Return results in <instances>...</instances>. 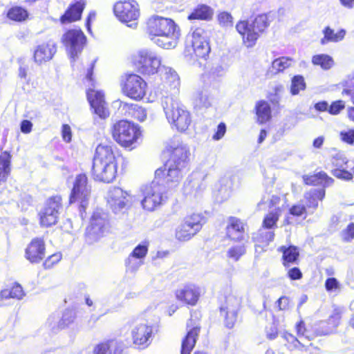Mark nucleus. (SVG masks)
Listing matches in <instances>:
<instances>
[{"mask_svg": "<svg viewBox=\"0 0 354 354\" xmlns=\"http://www.w3.org/2000/svg\"><path fill=\"white\" fill-rule=\"evenodd\" d=\"M170 157L160 168L164 171L160 183L168 189L176 187L181 181L185 174V169L188 164L189 155V147L182 142H172L167 147Z\"/></svg>", "mask_w": 354, "mask_h": 354, "instance_id": "1", "label": "nucleus"}, {"mask_svg": "<svg viewBox=\"0 0 354 354\" xmlns=\"http://www.w3.org/2000/svg\"><path fill=\"white\" fill-rule=\"evenodd\" d=\"M147 32L153 43L162 48H174L178 44L180 30L171 19L151 17L147 22Z\"/></svg>", "mask_w": 354, "mask_h": 354, "instance_id": "2", "label": "nucleus"}, {"mask_svg": "<svg viewBox=\"0 0 354 354\" xmlns=\"http://www.w3.org/2000/svg\"><path fill=\"white\" fill-rule=\"evenodd\" d=\"M118 162L112 146L99 145L93 160L92 176L95 180L109 183L117 175Z\"/></svg>", "mask_w": 354, "mask_h": 354, "instance_id": "3", "label": "nucleus"}, {"mask_svg": "<svg viewBox=\"0 0 354 354\" xmlns=\"http://www.w3.org/2000/svg\"><path fill=\"white\" fill-rule=\"evenodd\" d=\"M164 171L158 169L155 171V178L150 183L143 185L140 191L142 198L140 201L142 207L149 212L155 210L165 201V186L160 183Z\"/></svg>", "mask_w": 354, "mask_h": 354, "instance_id": "4", "label": "nucleus"}, {"mask_svg": "<svg viewBox=\"0 0 354 354\" xmlns=\"http://www.w3.org/2000/svg\"><path fill=\"white\" fill-rule=\"evenodd\" d=\"M162 106L168 122L178 131L184 132L192 122L190 113L176 99L171 96H165Z\"/></svg>", "mask_w": 354, "mask_h": 354, "instance_id": "5", "label": "nucleus"}, {"mask_svg": "<svg viewBox=\"0 0 354 354\" xmlns=\"http://www.w3.org/2000/svg\"><path fill=\"white\" fill-rule=\"evenodd\" d=\"M268 26L266 15H259L255 17L252 23L248 21H241L236 26L239 33L242 35L244 44L247 47L253 46L260 33L263 32Z\"/></svg>", "mask_w": 354, "mask_h": 354, "instance_id": "6", "label": "nucleus"}, {"mask_svg": "<svg viewBox=\"0 0 354 354\" xmlns=\"http://www.w3.org/2000/svg\"><path fill=\"white\" fill-rule=\"evenodd\" d=\"M111 133L114 140L124 147H131L140 136L138 126L126 120L113 124Z\"/></svg>", "mask_w": 354, "mask_h": 354, "instance_id": "7", "label": "nucleus"}, {"mask_svg": "<svg viewBox=\"0 0 354 354\" xmlns=\"http://www.w3.org/2000/svg\"><path fill=\"white\" fill-rule=\"evenodd\" d=\"M242 303V296L237 290H230L224 295V301H222L220 310L225 316V325L228 328H232L237 319L238 312Z\"/></svg>", "mask_w": 354, "mask_h": 354, "instance_id": "8", "label": "nucleus"}, {"mask_svg": "<svg viewBox=\"0 0 354 354\" xmlns=\"http://www.w3.org/2000/svg\"><path fill=\"white\" fill-rule=\"evenodd\" d=\"M281 198L277 195L266 194L263 195L261 200L258 203L257 207L259 210H265L269 208V212L264 216L262 223L263 229L272 230L277 227V223L281 216V209L279 203Z\"/></svg>", "mask_w": 354, "mask_h": 354, "instance_id": "9", "label": "nucleus"}, {"mask_svg": "<svg viewBox=\"0 0 354 354\" xmlns=\"http://www.w3.org/2000/svg\"><path fill=\"white\" fill-rule=\"evenodd\" d=\"M115 16L127 26L135 28L140 16L138 3L134 0H123L115 3L113 8Z\"/></svg>", "mask_w": 354, "mask_h": 354, "instance_id": "10", "label": "nucleus"}, {"mask_svg": "<svg viewBox=\"0 0 354 354\" xmlns=\"http://www.w3.org/2000/svg\"><path fill=\"white\" fill-rule=\"evenodd\" d=\"M136 64L138 71L145 75H153L161 66L160 56L150 49L140 50L136 57Z\"/></svg>", "mask_w": 354, "mask_h": 354, "instance_id": "11", "label": "nucleus"}, {"mask_svg": "<svg viewBox=\"0 0 354 354\" xmlns=\"http://www.w3.org/2000/svg\"><path fill=\"white\" fill-rule=\"evenodd\" d=\"M156 323L144 320L137 323L131 330L133 343L139 348H147L151 342L152 335L157 331Z\"/></svg>", "mask_w": 354, "mask_h": 354, "instance_id": "12", "label": "nucleus"}, {"mask_svg": "<svg viewBox=\"0 0 354 354\" xmlns=\"http://www.w3.org/2000/svg\"><path fill=\"white\" fill-rule=\"evenodd\" d=\"M91 188L88 185L87 177L85 174H79L76 176L73 187L70 196V203L79 202L80 203V212L82 216V212L85 211L90 196Z\"/></svg>", "mask_w": 354, "mask_h": 354, "instance_id": "13", "label": "nucleus"}, {"mask_svg": "<svg viewBox=\"0 0 354 354\" xmlns=\"http://www.w3.org/2000/svg\"><path fill=\"white\" fill-rule=\"evenodd\" d=\"M109 216L102 209H96L90 220V225L86 228V236L91 243L95 241L109 228Z\"/></svg>", "mask_w": 354, "mask_h": 354, "instance_id": "14", "label": "nucleus"}, {"mask_svg": "<svg viewBox=\"0 0 354 354\" xmlns=\"http://www.w3.org/2000/svg\"><path fill=\"white\" fill-rule=\"evenodd\" d=\"M203 218L199 214H194L185 217L176 230V238L180 241L189 240L201 229Z\"/></svg>", "mask_w": 354, "mask_h": 354, "instance_id": "15", "label": "nucleus"}, {"mask_svg": "<svg viewBox=\"0 0 354 354\" xmlns=\"http://www.w3.org/2000/svg\"><path fill=\"white\" fill-rule=\"evenodd\" d=\"M62 198L59 196L50 198L44 208L39 212L40 224L44 227H49L57 223L60 210L62 209Z\"/></svg>", "mask_w": 354, "mask_h": 354, "instance_id": "16", "label": "nucleus"}, {"mask_svg": "<svg viewBox=\"0 0 354 354\" xmlns=\"http://www.w3.org/2000/svg\"><path fill=\"white\" fill-rule=\"evenodd\" d=\"M147 84L144 80L136 74L126 76L122 84V90L124 95L133 100H141L146 93Z\"/></svg>", "mask_w": 354, "mask_h": 354, "instance_id": "17", "label": "nucleus"}, {"mask_svg": "<svg viewBox=\"0 0 354 354\" xmlns=\"http://www.w3.org/2000/svg\"><path fill=\"white\" fill-rule=\"evenodd\" d=\"M62 39L71 59L75 61L78 53L83 49L86 37L80 30H70L64 35Z\"/></svg>", "mask_w": 354, "mask_h": 354, "instance_id": "18", "label": "nucleus"}, {"mask_svg": "<svg viewBox=\"0 0 354 354\" xmlns=\"http://www.w3.org/2000/svg\"><path fill=\"white\" fill-rule=\"evenodd\" d=\"M129 196V192L120 187H113L107 193L108 205L115 214L122 213L127 209Z\"/></svg>", "mask_w": 354, "mask_h": 354, "instance_id": "19", "label": "nucleus"}, {"mask_svg": "<svg viewBox=\"0 0 354 354\" xmlns=\"http://www.w3.org/2000/svg\"><path fill=\"white\" fill-rule=\"evenodd\" d=\"M205 35L203 29H196L187 41L191 43L195 56L205 59L210 52V47Z\"/></svg>", "mask_w": 354, "mask_h": 354, "instance_id": "20", "label": "nucleus"}, {"mask_svg": "<svg viewBox=\"0 0 354 354\" xmlns=\"http://www.w3.org/2000/svg\"><path fill=\"white\" fill-rule=\"evenodd\" d=\"M45 254L44 241L41 238H35L26 248L25 258L32 263H38L45 257Z\"/></svg>", "mask_w": 354, "mask_h": 354, "instance_id": "21", "label": "nucleus"}, {"mask_svg": "<svg viewBox=\"0 0 354 354\" xmlns=\"http://www.w3.org/2000/svg\"><path fill=\"white\" fill-rule=\"evenodd\" d=\"M87 98L95 114L104 119L109 115L104 99V93L99 91L89 88L87 91Z\"/></svg>", "mask_w": 354, "mask_h": 354, "instance_id": "22", "label": "nucleus"}, {"mask_svg": "<svg viewBox=\"0 0 354 354\" xmlns=\"http://www.w3.org/2000/svg\"><path fill=\"white\" fill-rule=\"evenodd\" d=\"M205 178L206 176L201 173H192L185 183V194L194 196L200 194L206 188Z\"/></svg>", "mask_w": 354, "mask_h": 354, "instance_id": "23", "label": "nucleus"}, {"mask_svg": "<svg viewBox=\"0 0 354 354\" xmlns=\"http://www.w3.org/2000/svg\"><path fill=\"white\" fill-rule=\"evenodd\" d=\"M176 297L184 304L194 306L200 297V290L193 284L185 285L176 291Z\"/></svg>", "mask_w": 354, "mask_h": 354, "instance_id": "24", "label": "nucleus"}, {"mask_svg": "<svg viewBox=\"0 0 354 354\" xmlns=\"http://www.w3.org/2000/svg\"><path fill=\"white\" fill-rule=\"evenodd\" d=\"M57 51L55 42L49 41L37 46L34 51V60L38 64H41L50 60Z\"/></svg>", "mask_w": 354, "mask_h": 354, "instance_id": "25", "label": "nucleus"}, {"mask_svg": "<svg viewBox=\"0 0 354 354\" xmlns=\"http://www.w3.org/2000/svg\"><path fill=\"white\" fill-rule=\"evenodd\" d=\"M119 111L124 116L131 117L140 122L145 121L147 115L145 108L136 104H129L122 101L120 102Z\"/></svg>", "mask_w": 354, "mask_h": 354, "instance_id": "26", "label": "nucleus"}, {"mask_svg": "<svg viewBox=\"0 0 354 354\" xmlns=\"http://www.w3.org/2000/svg\"><path fill=\"white\" fill-rule=\"evenodd\" d=\"M245 225H246L239 218L230 217L226 227L227 236L235 241L243 240Z\"/></svg>", "mask_w": 354, "mask_h": 354, "instance_id": "27", "label": "nucleus"}, {"mask_svg": "<svg viewBox=\"0 0 354 354\" xmlns=\"http://www.w3.org/2000/svg\"><path fill=\"white\" fill-rule=\"evenodd\" d=\"M122 350L116 340L109 339L96 344L93 354H121Z\"/></svg>", "mask_w": 354, "mask_h": 354, "instance_id": "28", "label": "nucleus"}, {"mask_svg": "<svg viewBox=\"0 0 354 354\" xmlns=\"http://www.w3.org/2000/svg\"><path fill=\"white\" fill-rule=\"evenodd\" d=\"M84 6L85 3L83 1H77L74 4H72L61 17V21L65 24L80 19L84 9Z\"/></svg>", "mask_w": 354, "mask_h": 354, "instance_id": "29", "label": "nucleus"}, {"mask_svg": "<svg viewBox=\"0 0 354 354\" xmlns=\"http://www.w3.org/2000/svg\"><path fill=\"white\" fill-rule=\"evenodd\" d=\"M200 328L197 326L191 328L183 338L181 344L180 354H190L193 350Z\"/></svg>", "mask_w": 354, "mask_h": 354, "instance_id": "30", "label": "nucleus"}, {"mask_svg": "<svg viewBox=\"0 0 354 354\" xmlns=\"http://www.w3.org/2000/svg\"><path fill=\"white\" fill-rule=\"evenodd\" d=\"M255 111L260 124H265L271 119V107L266 100H259L256 103Z\"/></svg>", "mask_w": 354, "mask_h": 354, "instance_id": "31", "label": "nucleus"}, {"mask_svg": "<svg viewBox=\"0 0 354 354\" xmlns=\"http://www.w3.org/2000/svg\"><path fill=\"white\" fill-rule=\"evenodd\" d=\"M303 179L306 185H323L324 187L330 186L333 182V179L328 177L324 172H319L310 176H304Z\"/></svg>", "mask_w": 354, "mask_h": 354, "instance_id": "32", "label": "nucleus"}, {"mask_svg": "<svg viewBox=\"0 0 354 354\" xmlns=\"http://www.w3.org/2000/svg\"><path fill=\"white\" fill-rule=\"evenodd\" d=\"M278 250L282 252L283 264L286 267H288L290 263H294L298 259L299 253L298 248L294 245L289 247L281 246Z\"/></svg>", "mask_w": 354, "mask_h": 354, "instance_id": "33", "label": "nucleus"}, {"mask_svg": "<svg viewBox=\"0 0 354 354\" xmlns=\"http://www.w3.org/2000/svg\"><path fill=\"white\" fill-rule=\"evenodd\" d=\"M213 13V9L209 6L205 4H199L188 16V19L209 20L212 17Z\"/></svg>", "mask_w": 354, "mask_h": 354, "instance_id": "34", "label": "nucleus"}, {"mask_svg": "<svg viewBox=\"0 0 354 354\" xmlns=\"http://www.w3.org/2000/svg\"><path fill=\"white\" fill-rule=\"evenodd\" d=\"M324 196L325 190L324 189H311L304 196L307 207L315 209L318 207V201H322Z\"/></svg>", "mask_w": 354, "mask_h": 354, "instance_id": "35", "label": "nucleus"}, {"mask_svg": "<svg viewBox=\"0 0 354 354\" xmlns=\"http://www.w3.org/2000/svg\"><path fill=\"white\" fill-rule=\"evenodd\" d=\"M323 33L324 36L321 39V44L323 45L328 42H338L342 41L346 35V32L343 29L335 32L330 27H326L323 30Z\"/></svg>", "mask_w": 354, "mask_h": 354, "instance_id": "36", "label": "nucleus"}, {"mask_svg": "<svg viewBox=\"0 0 354 354\" xmlns=\"http://www.w3.org/2000/svg\"><path fill=\"white\" fill-rule=\"evenodd\" d=\"M0 296L1 299H5L10 298L21 299L24 296V292L19 283H15L11 288L2 290Z\"/></svg>", "mask_w": 354, "mask_h": 354, "instance_id": "37", "label": "nucleus"}, {"mask_svg": "<svg viewBox=\"0 0 354 354\" xmlns=\"http://www.w3.org/2000/svg\"><path fill=\"white\" fill-rule=\"evenodd\" d=\"M10 156L5 151L0 156V182H5L9 173Z\"/></svg>", "mask_w": 354, "mask_h": 354, "instance_id": "38", "label": "nucleus"}, {"mask_svg": "<svg viewBox=\"0 0 354 354\" xmlns=\"http://www.w3.org/2000/svg\"><path fill=\"white\" fill-rule=\"evenodd\" d=\"M7 17L12 21H23L28 18V12L22 7L14 6L8 10Z\"/></svg>", "mask_w": 354, "mask_h": 354, "instance_id": "39", "label": "nucleus"}, {"mask_svg": "<svg viewBox=\"0 0 354 354\" xmlns=\"http://www.w3.org/2000/svg\"><path fill=\"white\" fill-rule=\"evenodd\" d=\"M292 64V59L288 57H281L273 60L271 66V72L278 73L283 72L289 68Z\"/></svg>", "mask_w": 354, "mask_h": 354, "instance_id": "40", "label": "nucleus"}, {"mask_svg": "<svg viewBox=\"0 0 354 354\" xmlns=\"http://www.w3.org/2000/svg\"><path fill=\"white\" fill-rule=\"evenodd\" d=\"M246 252L245 246L243 244L234 245L228 248L226 257L234 262L238 261Z\"/></svg>", "mask_w": 354, "mask_h": 354, "instance_id": "41", "label": "nucleus"}, {"mask_svg": "<svg viewBox=\"0 0 354 354\" xmlns=\"http://www.w3.org/2000/svg\"><path fill=\"white\" fill-rule=\"evenodd\" d=\"M312 62L314 65L320 66L324 70L330 69L334 64L333 58L324 54L314 55Z\"/></svg>", "mask_w": 354, "mask_h": 354, "instance_id": "42", "label": "nucleus"}, {"mask_svg": "<svg viewBox=\"0 0 354 354\" xmlns=\"http://www.w3.org/2000/svg\"><path fill=\"white\" fill-rule=\"evenodd\" d=\"M306 87V84L302 75H297L292 78L290 93L292 95H298L301 91H304Z\"/></svg>", "mask_w": 354, "mask_h": 354, "instance_id": "43", "label": "nucleus"}, {"mask_svg": "<svg viewBox=\"0 0 354 354\" xmlns=\"http://www.w3.org/2000/svg\"><path fill=\"white\" fill-rule=\"evenodd\" d=\"M283 338L287 342V346L290 350H302L304 348L307 346V345L299 337L297 338L290 333H284Z\"/></svg>", "mask_w": 354, "mask_h": 354, "instance_id": "44", "label": "nucleus"}, {"mask_svg": "<svg viewBox=\"0 0 354 354\" xmlns=\"http://www.w3.org/2000/svg\"><path fill=\"white\" fill-rule=\"evenodd\" d=\"M145 261L136 259L129 254L128 257L124 260V266L127 272L136 273L139 268L144 264Z\"/></svg>", "mask_w": 354, "mask_h": 354, "instance_id": "45", "label": "nucleus"}, {"mask_svg": "<svg viewBox=\"0 0 354 354\" xmlns=\"http://www.w3.org/2000/svg\"><path fill=\"white\" fill-rule=\"evenodd\" d=\"M162 78H165L168 82L171 84L174 87L179 85V77L176 72L169 67L162 66L161 68Z\"/></svg>", "mask_w": 354, "mask_h": 354, "instance_id": "46", "label": "nucleus"}, {"mask_svg": "<svg viewBox=\"0 0 354 354\" xmlns=\"http://www.w3.org/2000/svg\"><path fill=\"white\" fill-rule=\"evenodd\" d=\"M296 330L298 337L306 344V343L310 342L313 338V336L306 328L305 324L302 320L299 321L296 324Z\"/></svg>", "mask_w": 354, "mask_h": 354, "instance_id": "47", "label": "nucleus"}, {"mask_svg": "<svg viewBox=\"0 0 354 354\" xmlns=\"http://www.w3.org/2000/svg\"><path fill=\"white\" fill-rule=\"evenodd\" d=\"M149 243L148 241H143L136 245L132 252L129 254L136 259H140L145 261V259L148 253Z\"/></svg>", "mask_w": 354, "mask_h": 354, "instance_id": "48", "label": "nucleus"}, {"mask_svg": "<svg viewBox=\"0 0 354 354\" xmlns=\"http://www.w3.org/2000/svg\"><path fill=\"white\" fill-rule=\"evenodd\" d=\"M221 187L218 189V194L222 201L226 200L232 192V183L230 179L223 178L221 180Z\"/></svg>", "mask_w": 354, "mask_h": 354, "instance_id": "49", "label": "nucleus"}, {"mask_svg": "<svg viewBox=\"0 0 354 354\" xmlns=\"http://www.w3.org/2000/svg\"><path fill=\"white\" fill-rule=\"evenodd\" d=\"M46 326L54 333L62 329L60 326V317L58 314H52L46 322Z\"/></svg>", "mask_w": 354, "mask_h": 354, "instance_id": "50", "label": "nucleus"}, {"mask_svg": "<svg viewBox=\"0 0 354 354\" xmlns=\"http://www.w3.org/2000/svg\"><path fill=\"white\" fill-rule=\"evenodd\" d=\"M332 163L337 167L336 169L351 168L353 161L348 160L342 154H337L336 156L333 157Z\"/></svg>", "mask_w": 354, "mask_h": 354, "instance_id": "51", "label": "nucleus"}, {"mask_svg": "<svg viewBox=\"0 0 354 354\" xmlns=\"http://www.w3.org/2000/svg\"><path fill=\"white\" fill-rule=\"evenodd\" d=\"M75 318V313L73 310H66L62 317H60V326H62V329L67 327L69 324L73 322Z\"/></svg>", "mask_w": 354, "mask_h": 354, "instance_id": "52", "label": "nucleus"}, {"mask_svg": "<svg viewBox=\"0 0 354 354\" xmlns=\"http://www.w3.org/2000/svg\"><path fill=\"white\" fill-rule=\"evenodd\" d=\"M196 105L199 107L207 108L210 106L211 102L207 93L201 91L196 93L195 97Z\"/></svg>", "mask_w": 354, "mask_h": 354, "instance_id": "53", "label": "nucleus"}, {"mask_svg": "<svg viewBox=\"0 0 354 354\" xmlns=\"http://www.w3.org/2000/svg\"><path fill=\"white\" fill-rule=\"evenodd\" d=\"M350 168L335 169L333 170V175L340 179L349 180L353 178V171H349Z\"/></svg>", "mask_w": 354, "mask_h": 354, "instance_id": "54", "label": "nucleus"}, {"mask_svg": "<svg viewBox=\"0 0 354 354\" xmlns=\"http://www.w3.org/2000/svg\"><path fill=\"white\" fill-rule=\"evenodd\" d=\"M341 237L345 242H349L354 239V223L348 224L346 228L341 232Z\"/></svg>", "mask_w": 354, "mask_h": 354, "instance_id": "55", "label": "nucleus"}, {"mask_svg": "<svg viewBox=\"0 0 354 354\" xmlns=\"http://www.w3.org/2000/svg\"><path fill=\"white\" fill-rule=\"evenodd\" d=\"M339 137L342 141L348 145H353L354 143V129H351L346 131H342L339 133Z\"/></svg>", "mask_w": 354, "mask_h": 354, "instance_id": "56", "label": "nucleus"}, {"mask_svg": "<svg viewBox=\"0 0 354 354\" xmlns=\"http://www.w3.org/2000/svg\"><path fill=\"white\" fill-rule=\"evenodd\" d=\"M345 108V103L342 100H337L333 102L330 106H328V113L331 115H337L339 112Z\"/></svg>", "mask_w": 354, "mask_h": 354, "instance_id": "57", "label": "nucleus"}, {"mask_svg": "<svg viewBox=\"0 0 354 354\" xmlns=\"http://www.w3.org/2000/svg\"><path fill=\"white\" fill-rule=\"evenodd\" d=\"M62 259L60 253H55L48 257L43 263L45 269L52 268L55 263H58Z\"/></svg>", "mask_w": 354, "mask_h": 354, "instance_id": "58", "label": "nucleus"}, {"mask_svg": "<svg viewBox=\"0 0 354 354\" xmlns=\"http://www.w3.org/2000/svg\"><path fill=\"white\" fill-rule=\"evenodd\" d=\"M218 20L220 24L223 26H227L232 25V17L227 12L220 13L218 16Z\"/></svg>", "mask_w": 354, "mask_h": 354, "instance_id": "59", "label": "nucleus"}, {"mask_svg": "<svg viewBox=\"0 0 354 354\" xmlns=\"http://www.w3.org/2000/svg\"><path fill=\"white\" fill-rule=\"evenodd\" d=\"M341 319V311L339 309H335L333 314L328 319V324L332 326L333 329L336 328Z\"/></svg>", "mask_w": 354, "mask_h": 354, "instance_id": "60", "label": "nucleus"}, {"mask_svg": "<svg viewBox=\"0 0 354 354\" xmlns=\"http://www.w3.org/2000/svg\"><path fill=\"white\" fill-rule=\"evenodd\" d=\"M325 288L328 292L336 290L339 288V283L334 277L328 278L325 281Z\"/></svg>", "mask_w": 354, "mask_h": 354, "instance_id": "61", "label": "nucleus"}, {"mask_svg": "<svg viewBox=\"0 0 354 354\" xmlns=\"http://www.w3.org/2000/svg\"><path fill=\"white\" fill-rule=\"evenodd\" d=\"M226 132V125L223 122H221L218 127L216 133L213 135L212 138L214 140L221 139Z\"/></svg>", "mask_w": 354, "mask_h": 354, "instance_id": "62", "label": "nucleus"}, {"mask_svg": "<svg viewBox=\"0 0 354 354\" xmlns=\"http://www.w3.org/2000/svg\"><path fill=\"white\" fill-rule=\"evenodd\" d=\"M62 135L63 140L66 142H69L71 140L72 138V133H71V129L68 124H63L62 129Z\"/></svg>", "mask_w": 354, "mask_h": 354, "instance_id": "63", "label": "nucleus"}, {"mask_svg": "<svg viewBox=\"0 0 354 354\" xmlns=\"http://www.w3.org/2000/svg\"><path fill=\"white\" fill-rule=\"evenodd\" d=\"M288 276L292 280H298L302 277V273L299 268L295 267L288 270Z\"/></svg>", "mask_w": 354, "mask_h": 354, "instance_id": "64", "label": "nucleus"}]
</instances>
